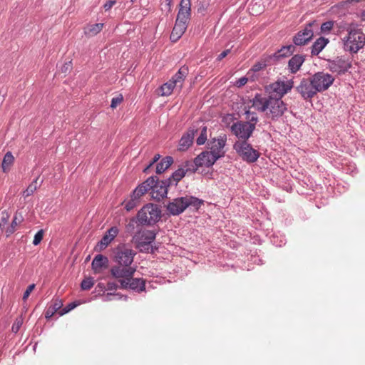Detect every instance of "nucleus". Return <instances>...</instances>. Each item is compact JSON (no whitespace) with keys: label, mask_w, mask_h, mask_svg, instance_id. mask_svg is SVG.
<instances>
[{"label":"nucleus","mask_w":365,"mask_h":365,"mask_svg":"<svg viewBox=\"0 0 365 365\" xmlns=\"http://www.w3.org/2000/svg\"><path fill=\"white\" fill-rule=\"evenodd\" d=\"M253 108L264 113L267 119L277 120L287 110V105L280 98L274 97L273 95L262 96L257 94L251 101Z\"/></svg>","instance_id":"obj_1"},{"label":"nucleus","mask_w":365,"mask_h":365,"mask_svg":"<svg viewBox=\"0 0 365 365\" xmlns=\"http://www.w3.org/2000/svg\"><path fill=\"white\" fill-rule=\"evenodd\" d=\"M245 118L247 121H238L235 123L231 130L238 138V140H246L252 135L258 121L257 115L250 108L245 112Z\"/></svg>","instance_id":"obj_2"},{"label":"nucleus","mask_w":365,"mask_h":365,"mask_svg":"<svg viewBox=\"0 0 365 365\" xmlns=\"http://www.w3.org/2000/svg\"><path fill=\"white\" fill-rule=\"evenodd\" d=\"M344 49L356 53L365 45V35L360 29L349 27L347 34L341 37Z\"/></svg>","instance_id":"obj_3"},{"label":"nucleus","mask_w":365,"mask_h":365,"mask_svg":"<svg viewBox=\"0 0 365 365\" xmlns=\"http://www.w3.org/2000/svg\"><path fill=\"white\" fill-rule=\"evenodd\" d=\"M202 203V200L187 195L175 198L172 202H170L167 205V210L171 215H178L189 207L198 209Z\"/></svg>","instance_id":"obj_4"},{"label":"nucleus","mask_w":365,"mask_h":365,"mask_svg":"<svg viewBox=\"0 0 365 365\" xmlns=\"http://www.w3.org/2000/svg\"><path fill=\"white\" fill-rule=\"evenodd\" d=\"M161 211L157 205L148 203L138 212L137 218L142 225H153L160 218Z\"/></svg>","instance_id":"obj_5"},{"label":"nucleus","mask_w":365,"mask_h":365,"mask_svg":"<svg viewBox=\"0 0 365 365\" xmlns=\"http://www.w3.org/2000/svg\"><path fill=\"white\" fill-rule=\"evenodd\" d=\"M233 148L238 155L248 163L256 162L260 156L259 152L254 149L246 140H237Z\"/></svg>","instance_id":"obj_6"},{"label":"nucleus","mask_w":365,"mask_h":365,"mask_svg":"<svg viewBox=\"0 0 365 365\" xmlns=\"http://www.w3.org/2000/svg\"><path fill=\"white\" fill-rule=\"evenodd\" d=\"M114 261L118 264L130 266L136 252L126 245H120L115 249Z\"/></svg>","instance_id":"obj_7"},{"label":"nucleus","mask_w":365,"mask_h":365,"mask_svg":"<svg viewBox=\"0 0 365 365\" xmlns=\"http://www.w3.org/2000/svg\"><path fill=\"white\" fill-rule=\"evenodd\" d=\"M294 82L292 80L282 81H277L269 85L267 90L269 95H273L274 97L280 98L287 94L293 88Z\"/></svg>","instance_id":"obj_8"},{"label":"nucleus","mask_w":365,"mask_h":365,"mask_svg":"<svg viewBox=\"0 0 365 365\" xmlns=\"http://www.w3.org/2000/svg\"><path fill=\"white\" fill-rule=\"evenodd\" d=\"M311 79L317 93L327 90L334 81L331 75L324 72L315 73Z\"/></svg>","instance_id":"obj_9"},{"label":"nucleus","mask_w":365,"mask_h":365,"mask_svg":"<svg viewBox=\"0 0 365 365\" xmlns=\"http://www.w3.org/2000/svg\"><path fill=\"white\" fill-rule=\"evenodd\" d=\"M135 271L136 269L131 266H125L117 264L111 267L110 274L113 277L118 279V282L121 285L122 280H127L128 279L133 277Z\"/></svg>","instance_id":"obj_10"},{"label":"nucleus","mask_w":365,"mask_h":365,"mask_svg":"<svg viewBox=\"0 0 365 365\" xmlns=\"http://www.w3.org/2000/svg\"><path fill=\"white\" fill-rule=\"evenodd\" d=\"M169 185L170 184L167 180L159 181L153 177V181L150 190L151 197L158 201L163 199L168 194V187Z\"/></svg>","instance_id":"obj_11"},{"label":"nucleus","mask_w":365,"mask_h":365,"mask_svg":"<svg viewBox=\"0 0 365 365\" xmlns=\"http://www.w3.org/2000/svg\"><path fill=\"white\" fill-rule=\"evenodd\" d=\"M156 234L152 230H143L135 234L133 237V241L136 247L142 250L145 246L149 245L155 239Z\"/></svg>","instance_id":"obj_12"},{"label":"nucleus","mask_w":365,"mask_h":365,"mask_svg":"<svg viewBox=\"0 0 365 365\" xmlns=\"http://www.w3.org/2000/svg\"><path fill=\"white\" fill-rule=\"evenodd\" d=\"M296 89L304 100L311 99L317 93L311 78L302 79Z\"/></svg>","instance_id":"obj_13"},{"label":"nucleus","mask_w":365,"mask_h":365,"mask_svg":"<svg viewBox=\"0 0 365 365\" xmlns=\"http://www.w3.org/2000/svg\"><path fill=\"white\" fill-rule=\"evenodd\" d=\"M227 140V136L225 134L220 135L217 137V138H214L210 143V151H208L210 153H212L215 157L217 156V160L225 155V151L223 150L224 147L225 146Z\"/></svg>","instance_id":"obj_14"},{"label":"nucleus","mask_w":365,"mask_h":365,"mask_svg":"<svg viewBox=\"0 0 365 365\" xmlns=\"http://www.w3.org/2000/svg\"><path fill=\"white\" fill-rule=\"evenodd\" d=\"M315 24V21L311 22L302 31H300L294 37L293 41L297 46L304 45L309 42L314 36V31L312 27Z\"/></svg>","instance_id":"obj_15"},{"label":"nucleus","mask_w":365,"mask_h":365,"mask_svg":"<svg viewBox=\"0 0 365 365\" xmlns=\"http://www.w3.org/2000/svg\"><path fill=\"white\" fill-rule=\"evenodd\" d=\"M217 160V156L215 157L212 153L208 151L201 153L197 155L195 160L194 163L195 168L192 169V172H195L198 167H211Z\"/></svg>","instance_id":"obj_16"},{"label":"nucleus","mask_w":365,"mask_h":365,"mask_svg":"<svg viewBox=\"0 0 365 365\" xmlns=\"http://www.w3.org/2000/svg\"><path fill=\"white\" fill-rule=\"evenodd\" d=\"M350 68L351 63L343 58H337L329 63V70L338 74L344 73Z\"/></svg>","instance_id":"obj_17"},{"label":"nucleus","mask_w":365,"mask_h":365,"mask_svg":"<svg viewBox=\"0 0 365 365\" xmlns=\"http://www.w3.org/2000/svg\"><path fill=\"white\" fill-rule=\"evenodd\" d=\"M145 282L140 278H133L132 277L127 280L123 279L121 282L122 289H130L138 292H140L145 289Z\"/></svg>","instance_id":"obj_18"},{"label":"nucleus","mask_w":365,"mask_h":365,"mask_svg":"<svg viewBox=\"0 0 365 365\" xmlns=\"http://www.w3.org/2000/svg\"><path fill=\"white\" fill-rule=\"evenodd\" d=\"M191 16L190 0H181L176 20L188 24Z\"/></svg>","instance_id":"obj_19"},{"label":"nucleus","mask_w":365,"mask_h":365,"mask_svg":"<svg viewBox=\"0 0 365 365\" xmlns=\"http://www.w3.org/2000/svg\"><path fill=\"white\" fill-rule=\"evenodd\" d=\"M118 234V229L117 227H112L110 228L102 237L101 241L97 244L96 250L101 251L106 249L108 245L115 239Z\"/></svg>","instance_id":"obj_20"},{"label":"nucleus","mask_w":365,"mask_h":365,"mask_svg":"<svg viewBox=\"0 0 365 365\" xmlns=\"http://www.w3.org/2000/svg\"><path fill=\"white\" fill-rule=\"evenodd\" d=\"M188 24L184 21H175V26L171 32L170 38L173 42L178 41L185 32Z\"/></svg>","instance_id":"obj_21"},{"label":"nucleus","mask_w":365,"mask_h":365,"mask_svg":"<svg viewBox=\"0 0 365 365\" xmlns=\"http://www.w3.org/2000/svg\"><path fill=\"white\" fill-rule=\"evenodd\" d=\"M195 130L189 129L180 138L179 141L178 150L180 151L187 150L193 143L195 136Z\"/></svg>","instance_id":"obj_22"},{"label":"nucleus","mask_w":365,"mask_h":365,"mask_svg":"<svg viewBox=\"0 0 365 365\" xmlns=\"http://www.w3.org/2000/svg\"><path fill=\"white\" fill-rule=\"evenodd\" d=\"M188 74V68L182 66L174 76L170 79L173 84L180 90L182 88L183 82Z\"/></svg>","instance_id":"obj_23"},{"label":"nucleus","mask_w":365,"mask_h":365,"mask_svg":"<svg viewBox=\"0 0 365 365\" xmlns=\"http://www.w3.org/2000/svg\"><path fill=\"white\" fill-rule=\"evenodd\" d=\"M153 181V177L148 178L145 182L138 185L133 192L132 195L138 200L147 192L150 190V187Z\"/></svg>","instance_id":"obj_24"},{"label":"nucleus","mask_w":365,"mask_h":365,"mask_svg":"<svg viewBox=\"0 0 365 365\" xmlns=\"http://www.w3.org/2000/svg\"><path fill=\"white\" fill-rule=\"evenodd\" d=\"M108 259L102 255H97L92 262V269L94 272L100 273L103 268L107 267Z\"/></svg>","instance_id":"obj_25"},{"label":"nucleus","mask_w":365,"mask_h":365,"mask_svg":"<svg viewBox=\"0 0 365 365\" xmlns=\"http://www.w3.org/2000/svg\"><path fill=\"white\" fill-rule=\"evenodd\" d=\"M304 61V58L301 55H294L289 62L288 67L292 73H296L301 68Z\"/></svg>","instance_id":"obj_26"},{"label":"nucleus","mask_w":365,"mask_h":365,"mask_svg":"<svg viewBox=\"0 0 365 365\" xmlns=\"http://www.w3.org/2000/svg\"><path fill=\"white\" fill-rule=\"evenodd\" d=\"M63 306V302L60 299H55L51 302V304L45 312V317L50 319Z\"/></svg>","instance_id":"obj_27"},{"label":"nucleus","mask_w":365,"mask_h":365,"mask_svg":"<svg viewBox=\"0 0 365 365\" xmlns=\"http://www.w3.org/2000/svg\"><path fill=\"white\" fill-rule=\"evenodd\" d=\"M103 26L102 23L88 24L84 28V34L89 37L94 36L102 31Z\"/></svg>","instance_id":"obj_28"},{"label":"nucleus","mask_w":365,"mask_h":365,"mask_svg":"<svg viewBox=\"0 0 365 365\" xmlns=\"http://www.w3.org/2000/svg\"><path fill=\"white\" fill-rule=\"evenodd\" d=\"M173 163V158L170 156H167L162 159V160L157 164L156 173L161 174L165 171Z\"/></svg>","instance_id":"obj_29"},{"label":"nucleus","mask_w":365,"mask_h":365,"mask_svg":"<svg viewBox=\"0 0 365 365\" xmlns=\"http://www.w3.org/2000/svg\"><path fill=\"white\" fill-rule=\"evenodd\" d=\"M23 220V217L20 214L16 213L11 224L6 227V236H9L13 234L16 230L18 225H19Z\"/></svg>","instance_id":"obj_30"},{"label":"nucleus","mask_w":365,"mask_h":365,"mask_svg":"<svg viewBox=\"0 0 365 365\" xmlns=\"http://www.w3.org/2000/svg\"><path fill=\"white\" fill-rule=\"evenodd\" d=\"M328 39L320 37L312 45V54L317 55L328 43Z\"/></svg>","instance_id":"obj_31"},{"label":"nucleus","mask_w":365,"mask_h":365,"mask_svg":"<svg viewBox=\"0 0 365 365\" xmlns=\"http://www.w3.org/2000/svg\"><path fill=\"white\" fill-rule=\"evenodd\" d=\"M14 158L11 152H7L2 160L1 168L4 173L9 171L11 166L14 163Z\"/></svg>","instance_id":"obj_32"},{"label":"nucleus","mask_w":365,"mask_h":365,"mask_svg":"<svg viewBox=\"0 0 365 365\" xmlns=\"http://www.w3.org/2000/svg\"><path fill=\"white\" fill-rule=\"evenodd\" d=\"M174 88H176V86L173 84V81L170 80L160 86L158 95L162 96H168L172 93Z\"/></svg>","instance_id":"obj_33"},{"label":"nucleus","mask_w":365,"mask_h":365,"mask_svg":"<svg viewBox=\"0 0 365 365\" xmlns=\"http://www.w3.org/2000/svg\"><path fill=\"white\" fill-rule=\"evenodd\" d=\"M187 170L188 169L186 170L183 168L178 169L167 181L169 184H171L173 181L177 184L185 175Z\"/></svg>","instance_id":"obj_34"},{"label":"nucleus","mask_w":365,"mask_h":365,"mask_svg":"<svg viewBox=\"0 0 365 365\" xmlns=\"http://www.w3.org/2000/svg\"><path fill=\"white\" fill-rule=\"evenodd\" d=\"M39 177L36 178L34 180H33L30 185L27 187V188L22 192V195L26 198L31 195L38 189L40 185H38V180Z\"/></svg>","instance_id":"obj_35"},{"label":"nucleus","mask_w":365,"mask_h":365,"mask_svg":"<svg viewBox=\"0 0 365 365\" xmlns=\"http://www.w3.org/2000/svg\"><path fill=\"white\" fill-rule=\"evenodd\" d=\"M10 218V214L7 210H3L1 212L0 219V229L6 232V228L8 225V222Z\"/></svg>","instance_id":"obj_36"},{"label":"nucleus","mask_w":365,"mask_h":365,"mask_svg":"<svg viewBox=\"0 0 365 365\" xmlns=\"http://www.w3.org/2000/svg\"><path fill=\"white\" fill-rule=\"evenodd\" d=\"M138 203V199L137 197H135V196L133 195L132 194L130 195V200H129L127 202L124 201L123 202V204L125 205V209L128 212L132 210L134 207H135Z\"/></svg>","instance_id":"obj_37"},{"label":"nucleus","mask_w":365,"mask_h":365,"mask_svg":"<svg viewBox=\"0 0 365 365\" xmlns=\"http://www.w3.org/2000/svg\"><path fill=\"white\" fill-rule=\"evenodd\" d=\"M294 51V46L293 45H289L286 46H283L279 51V56H287Z\"/></svg>","instance_id":"obj_38"},{"label":"nucleus","mask_w":365,"mask_h":365,"mask_svg":"<svg viewBox=\"0 0 365 365\" xmlns=\"http://www.w3.org/2000/svg\"><path fill=\"white\" fill-rule=\"evenodd\" d=\"M207 127L204 126L201 129L200 136L197 138L196 143L197 145H203L207 138Z\"/></svg>","instance_id":"obj_39"},{"label":"nucleus","mask_w":365,"mask_h":365,"mask_svg":"<svg viewBox=\"0 0 365 365\" xmlns=\"http://www.w3.org/2000/svg\"><path fill=\"white\" fill-rule=\"evenodd\" d=\"M94 285V281L92 277L84 279L81 284V289L83 290H89Z\"/></svg>","instance_id":"obj_40"},{"label":"nucleus","mask_w":365,"mask_h":365,"mask_svg":"<svg viewBox=\"0 0 365 365\" xmlns=\"http://www.w3.org/2000/svg\"><path fill=\"white\" fill-rule=\"evenodd\" d=\"M123 101V96L122 94H118L116 96L113 97L111 101L110 107L113 109L117 108Z\"/></svg>","instance_id":"obj_41"},{"label":"nucleus","mask_w":365,"mask_h":365,"mask_svg":"<svg viewBox=\"0 0 365 365\" xmlns=\"http://www.w3.org/2000/svg\"><path fill=\"white\" fill-rule=\"evenodd\" d=\"M333 26V21H326L321 25V31L322 33H328L332 29Z\"/></svg>","instance_id":"obj_42"},{"label":"nucleus","mask_w":365,"mask_h":365,"mask_svg":"<svg viewBox=\"0 0 365 365\" xmlns=\"http://www.w3.org/2000/svg\"><path fill=\"white\" fill-rule=\"evenodd\" d=\"M43 230H40L34 235L33 244L34 245H38V244H40V242H41V240L43 239Z\"/></svg>","instance_id":"obj_43"},{"label":"nucleus","mask_w":365,"mask_h":365,"mask_svg":"<svg viewBox=\"0 0 365 365\" xmlns=\"http://www.w3.org/2000/svg\"><path fill=\"white\" fill-rule=\"evenodd\" d=\"M23 324V319L21 317L17 318L12 325L11 330L14 333H17Z\"/></svg>","instance_id":"obj_44"},{"label":"nucleus","mask_w":365,"mask_h":365,"mask_svg":"<svg viewBox=\"0 0 365 365\" xmlns=\"http://www.w3.org/2000/svg\"><path fill=\"white\" fill-rule=\"evenodd\" d=\"M76 307H77V304H76L75 302L70 303L66 307H64L62 310L59 311V315L62 316L64 314L68 313V312L71 311Z\"/></svg>","instance_id":"obj_45"},{"label":"nucleus","mask_w":365,"mask_h":365,"mask_svg":"<svg viewBox=\"0 0 365 365\" xmlns=\"http://www.w3.org/2000/svg\"><path fill=\"white\" fill-rule=\"evenodd\" d=\"M34 288H35L34 284H31L27 287V289H26V291L24 292V295H23L22 299L24 301H26L29 298L30 294L32 292V291L34 289Z\"/></svg>","instance_id":"obj_46"},{"label":"nucleus","mask_w":365,"mask_h":365,"mask_svg":"<svg viewBox=\"0 0 365 365\" xmlns=\"http://www.w3.org/2000/svg\"><path fill=\"white\" fill-rule=\"evenodd\" d=\"M257 5V3H252L250 5V7H249V9L250 10V13L252 14V15H257L258 14H259L262 11V8H259V9H257L255 8V6Z\"/></svg>","instance_id":"obj_47"},{"label":"nucleus","mask_w":365,"mask_h":365,"mask_svg":"<svg viewBox=\"0 0 365 365\" xmlns=\"http://www.w3.org/2000/svg\"><path fill=\"white\" fill-rule=\"evenodd\" d=\"M116 4V1L115 0H109L104 5L103 8L106 11L110 10L115 4Z\"/></svg>","instance_id":"obj_48"},{"label":"nucleus","mask_w":365,"mask_h":365,"mask_svg":"<svg viewBox=\"0 0 365 365\" xmlns=\"http://www.w3.org/2000/svg\"><path fill=\"white\" fill-rule=\"evenodd\" d=\"M247 78L245 77H242V78H240L237 81V86L240 87V86L245 85L247 83Z\"/></svg>","instance_id":"obj_49"},{"label":"nucleus","mask_w":365,"mask_h":365,"mask_svg":"<svg viewBox=\"0 0 365 365\" xmlns=\"http://www.w3.org/2000/svg\"><path fill=\"white\" fill-rule=\"evenodd\" d=\"M230 49H227L224 51H222L217 57V60L218 61H221L222 59H223L224 58H225L227 56V55L230 53Z\"/></svg>","instance_id":"obj_50"},{"label":"nucleus","mask_w":365,"mask_h":365,"mask_svg":"<svg viewBox=\"0 0 365 365\" xmlns=\"http://www.w3.org/2000/svg\"><path fill=\"white\" fill-rule=\"evenodd\" d=\"M160 158V154H155L152 160V161L150 163V166H153L154 163H155Z\"/></svg>","instance_id":"obj_51"},{"label":"nucleus","mask_w":365,"mask_h":365,"mask_svg":"<svg viewBox=\"0 0 365 365\" xmlns=\"http://www.w3.org/2000/svg\"><path fill=\"white\" fill-rule=\"evenodd\" d=\"M262 66L261 65H258V64H255L253 68H252V70L254 71H258L261 69Z\"/></svg>","instance_id":"obj_52"},{"label":"nucleus","mask_w":365,"mask_h":365,"mask_svg":"<svg viewBox=\"0 0 365 365\" xmlns=\"http://www.w3.org/2000/svg\"><path fill=\"white\" fill-rule=\"evenodd\" d=\"M152 166H150V164L145 168L144 172H147L148 169H150Z\"/></svg>","instance_id":"obj_53"},{"label":"nucleus","mask_w":365,"mask_h":365,"mask_svg":"<svg viewBox=\"0 0 365 365\" xmlns=\"http://www.w3.org/2000/svg\"><path fill=\"white\" fill-rule=\"evenodd\" d=\"M134 1H135V0H131V1H133V2Z\"/></svg>","instance_id":"obj_54"}]
</instances>
